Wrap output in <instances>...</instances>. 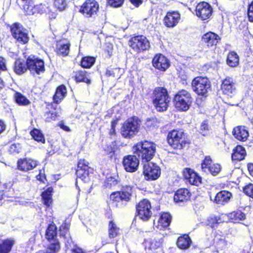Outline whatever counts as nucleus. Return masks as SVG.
Instances as JSON below:
<instances>
[{"label": "nucleus", "mask_w": 253, "mask_h": 253, "mask_svg": "<svg viewBox=\"0 0 253 253\" xmlns=\"http://www.w3.org/2000/svg\"><path fill=\"white\" fill-rule=\"evenodd\" d=\"M132 150L134 154L141 157L143 161L148 162L154 155L156 150L155 144L147 141L141 142L134 146Z\"/></svg>", "instance_id": "obj_1"}, {"label": "nucleus", "mask_w": 253, "mask_h": 253, "mask_svg": "<svg viewBox=\"0 0 253 253\" xmlns=\"http://www.w3.org/2000/svg\"><path fill=\"white\" fill-rule=\"evenodd\" d=\"M141 121L137 117L128 118L123 124L121 128L122 135L125 138H130L139 132Z\"/></svg>", "instance_id": "obj_2"}, {"label": "nucleus", "mask_w": 253, "mask_h": 253, "mask_svg": "<svg viewBox=\"0 0 253 253\" xmlns=\"http://www.w3.org/2000/svg\"><path fill=\"white\" fill-rule=\"evenodd\" d=\"M193 99L191 94L186 90L179 91L174 98V106L179 110L186 111L191 105Z\"/></svg>", "instance_id": "obj_3"}, {"label": "nucleus", "mask_w": 253, "mask_h": 253, "mask_svg": "<svg viewBox=\"0 0 253 253\" xmlns=\"http://www.w3.org/2000/svg\"><path fill=\"white\" fill-rule=\"evenodd\" d=\"M192 90L199 95L207 96L211 88V83L206 77H197L191 83Z\"/></svg>", "instance_id": "obj_4"}, {"label": "nucleus", "mask_w": 253, "mask_h": 253, "mask_svg": "<svg viewBox=\"0 0 253 253\" xmlns=\"http://www.w3.org/2000/svg\"><path fill=\"white\" fill-rule=\"evenodd\" d=\"M184 133L181 130H173L168 135V143L174 149H181L185 144L183 139Z\"/></svg>", "instance_id": "obj_5"}, {"label": "nucleus", "mask_w": 253, "mask_h": 253, "mask_svg": "<svg viewBox=\"0 0 253 253\" xmlns=\"http://www.w3.org/2000/svg\"><path fill=\"white\" fill-rule=\"evenodd\" d=\"M129 46L137 52L146 50L150 48V43L144 36H137L131 38L129 41Z\"/></svg>", "instance_id": "obj_6"}, {"label": "nucleus", "mask_w": 253, "mask_h": 253, "mask_svg": "<svg viewBox=\"0 0 253 253\" xmlns=\"http://www.w3.org/2000/svg\"><path fill=\"white\" fill-rule=\"evenodd\" d=\"M132 193V187L130 186H123L121 191L112 193L110 199L114 201H129L130 200Z\"/></svg>", "instance_id": "obj_7"}, {"label": "nucleus", "mask_w": 253, "mask_h": 253, "mask_svg": "<svg viewBox=\"0 0 253 253\" xmlns=\"http://www.w3.org/2000/svg\"><path fill=\"white\" fill-rule=\"evenodd\" d=\"M150 202L146 199L141 201L136 207L137 215L144 221L148 220L152 215Z\"/></svg>", "instance_id": "obj_8"}, {"label": "nucleus", "mask_w": 253, "mask_h": 253, "mask_svg": "<svg viewBox=\"0 0 253 253\" xmlns=\"http://www.w3.org/2000/svg\"><path fill=\"white\" fill-rule=\"evenodd\" d=\"M27 64L28 69L33 75L35 74L39 75L44 71L43 61L41 59L36 58L34 56H30L27 58Z\"/></svg>", "instance_id": "obj_9"}, {"label": "nucleus", "mask_w": 253, "mask_h": 253, "mask_svg": "<svg viewBox=\"0 0 253 253\" xmlns=\"http://www.w3.org/2000/svg\"><path fill=\"white\" fill-rule=\"evenodd\" d=\"M143 173L146 180H155L160 175V167L153 163H147L144 164Z\"/></svg>", "instance_id": "obj_10"}, {"label": "nucleus", "mask_w": 253, "mask_h": 253, "mask_svg": "<svg viewBox=\"0 0 253 253\" xmlns=\"http://www.w3.org/2000/svg\"><path fill=\"white\" fill-rule=\"evenodd\" d=\"M13 37L19 42L26 43L29 41V37L26 32L21 25L15 23L11 28Z\"/></svg>", "instance_id": "obj_11"}, {"label": "nucleus", "mask_w": 253, "mask_h": 253, "mask_svg": "<svg viewBox=\"0 0 253 253\" xmlns=\"http://www.w3.org/2000/svg\"><path fill=\"white\" fill-rule=\"evenodd\" d=\"M99 5L95 0H86L83 4L81 11L87 17L96 14L98 10Z\"/></svg>", "instance_id": "obj_12"}, {"label": "nucleus", "mask_w": 253, "mask_h": 253, "mask_svg": "<svg viewBox=\"0 0 253 253\" xmlns=\"http://www.w3.org/2000/svg\"><path fill=\"white\" fill-rule=\"evenodd\" d=\"M212 13V8L206 2H201L198 4L196 8V14L202 20L209 19Z\"/></svg>", "instance_id": "obj_13"}, {"label": "nucleus", "mask_w": 253, "mask_h": 253, "mask_svg": "<svg viewBox=\"0 0 253 253\" xmlns=\"http://www.w3.org/2000/svg\"><path fill=\"white\" fill-rule=\"evenodd\" d=\"M203 171L210 172L213 175H217L221 170V166L218 164H211V160L209 156H206L201 165Z\"/></svg>", "instance_id": "obj_14"}, {"label": "nucleus", "mask_w": 253, "mask_h": 253, "mask_svg": "<svg viewBox=\"0 0 253 253\" xmlns=\"http://www.w3.org/2000/svg\"><path fill=\"white\" fill-rule=\"evenodd\" d=\"M123 164L127 172H133L137 170L139 161L135 156L128 155L124 157Z\"/></svg>", "instance_id": "obj_15"}, {"label": "nucleus", "mask_w": 253, "mask_h": 253, "mask_svg": "<svg viewBox=\"0 0 253 253\" xmlns=\"http://www.w3.org/2000/svg\"><path fill=\"white\" fill-rule=\"evenodd\" d=\"M152 64L156 69L165 71L170 66L169 59L162 54H157L153 58Z\"/></svg>", "instance_id": "obj_16"}, {"label": "nucleus", "mask_w": 253, "mask_h": 253, "mask_svg": "<svg viewBox=\"0 0 253 253\" xmlns=\"http://www.w3.org/2000/svg\"><path fill=\"white\" fill-rule=\"evenodd\" d=\"M221 89L224 94L230 97L236 93L235 84L232 78L227 77L223 80Z\"/></svg>", "instance_id": "obj_17"}, {"label": "nucleus", "mask_w": 253, "mask_h": 253, "mask_svg": "<svg viewBox=\"0 0 253 253\" xmlns=\"http://www.w3.org/2000/svg\"><path fill=\"white\" fill-rule=\"evenodd\" d=\"M180 20V14L177 11L167 12L163 21L164 25L168 28H173L177 25Z\"/></svg>", "instance_id": "obj_18"}, {"label": "nucleus", "mask_w": 253, "mask_h": 253, "mask_svg": "<svg viewBox=\"0 0 253 253\" xmlns=\"http://www.w3.org/2000/svg\"><path fill=\"white\" fill-rule=\"evenodd\" d=\"M39 162L30 158L21 159L17 162V168L20 170L28 171L36 168Z\"/></svg>", "instance_id": "obj_19"}, {"label": "nucleus", "mask_w": 253, "mask_h": 253, "mask_svg": "<svg viewBox=\"0 0 253 253\" xmlns=\"http://www.w3.org/2000/svg\"><path fill=\"white\" fill-rule=\"evenodd\" d=\"M183 173L184 178L190 184L198 186L201 183V177L191 169H185Z\"/></svg>", "instance_id": "obj_20"}, {"label": "nucleus", "mask_w": 253, "mask_h": 253, "mask_svg": "<svg viewBox=\"0 0 253 253\" xmlns=\"http://www.w3.org/2000/svg\"><path fill=\"white\" fill-rule=\"evenodd\" d=\"M163 242L162 236L160 234L146 240L144 242V246L146 249L154 250L160 247Z\"/></svg>", "instance_id": "obj_21"}, {"label": "nucleus", "mask_w": 253, "mask_h": 253, "mask_svg": "<svg viewBox=\"0 0 253 253\" xmlns=\"http://www.w3.org/2000/svg\"><path fill=\"white\" fill-rule=\"evenodd\" d=\"M220 40L219 36L214 33L209 32L205 34L202 38V42L208 47L216 45Z\"/></svg>", "instance_id": "obj_22"}, {"label": "nucleus", "mask_w": 253, "mask_h": 253, "mask_svg": "<svg viewBox=\"0 0 253 253\" xmlns=\"http://www.w3.org/2000/svg\"><path fill=\"white\" fill-rule=\"evenodd\" d=\"M232 194L227 191H221L216 194L213 200V202L217 204L223 205L227 203L230 199ZM211 200H212L211 197Z\"/></svg>", "instance_id": "obj_23"}, {"label": "nucleus", "mask_w": 253, "mask_h": 253, "mask_svg": "<svg viewBox=\"0 0 253 253\" xmlns=\"http://www.w3.org/2000/svg\"><path fill=\"white\" fill-rule=\"evenodd\" d=\"M190 193L185 188L178 189L175 193L173 197L174 201L178 203L187 201L190 199Z\"/></svg>", "instance_id": "obj_24"}, {"label": "nucleus", "mask_w": 253, "mask_h": 253, "mask_svg": "<svg viewBox=\"0 0 253 253\" xmlns=\"http://www.w3.org/2000/svg\"><path fill=\"white\" fill-rule=\"evenodd\" d=\"M233 134L238 140L245 141L249 136V132L245 126H238L234 128Z\"/></svg>", "instance_id": "obj_25"}, {"label": "nucleus", "mask_w": 253, "mask_h": 253, "mask_svg": "<svg viewBox=\"0 0 253 253\" xmlns=\"http://www.w3.org/2000/svg\"><path fill=\"white\" fill-rule=\"evenodd\" d=\"M46 8H47L42 4L35 6H33V4H32V5L24 6V9L27 15H33L36 13H42L46 12Z\"/></svg>", "instance_id": "obj_26"}, {"label": "nucleus", "mask_w": 253, "mask_h": 253, "mask_svg": "<svg viewBox=\"0 0 253 253\" xmlns=\"http://www.w3.org/2000/svg\"><path fill=\"white\" fill-rule=\"evenodd\" d=\"M28 69L27 61L21 59H17L13 67L14 72L17 75H21L26 72Z\"/></svg>", "instance_id": "obj_27"}, {"label": "nucleus", "mask_w": 253, "mask_h": 253, "mask_svg": "<svg viewBox=\"0 0 253 253\" xmlns=\"http://www.w3.org/2000/svg\"><path fill=\"white\" fill-rule=\"evenodd\" d=\"M170 98L168 96L167 97H164L163 99L153 102V103L158 111L163 112L167 110Z\"/></svg>", "instance_id": "obj_28"}, {"label": "nucleus", "mask_w": 253, "mask_h": 253, "mask_svg": "<svg viewBox=\"0 0 253 253\" xmlns=\"http://www.w3.org/2000/svg\"><path fill=\"white\" fill-rule=\"evenodd\" d=\"M169 96L167 90L163 87H157L153 91L152 99L153 102L162 99L164 97H167Z\"/></svg>", "instance_id": "obj_29"}, {"label": "nucleus", "mask_w": 253, "mask_h": 253, "mask_svg": "<svg viewBox=\"0 0 253 253\" xmlns=\"http://www.w3.org/2000/svg\"><path fill=\"white\" fill-rule=\"evenodd\" d=\"M171 217L169 213H163L158 221V224L156 225L160 230L168 227L171 222Z\"/></svg>", "instance_id": "obj_30"}, {"label": "nucleus", "mask_w": 253, "mask_h": 253, "mask_svg": "<svg viewBox=\"0 0 253 253\" xmlns=\"http://www.w3.org/2000/svg\"><path fill=\"white\" fill-rule=\"evenodd\" d=\"M245 155V149L242 146L239 145L234 150L232 159L233 161H240L244 159Z\"/></svg>", "instance_id": "obj_31"}, {"label": "nucleus", "mask_w": 253, "mask_h": 253, "mask_svg": "<svg viewBox=\"0 0 253 253\" xmlns=\"http://www.w3.org/2000/svg\"><path fill=\"white\" fill-rule=\"evenodd\" d=\"M67 93V89L64 85L58 86L53 96V100L56 103H59L65 96Z\"/></svg>", "instance_id": "obj_32"}, {"label": "nucleus", "mask_w": 253, "mask_h": 253, "mask_svg": "<svg viewBox=\"0 0 253 253\" xmlns=\"http://www.w3.org/2000/svg\"><path fill=\"white\" fill-rule=\"evenodd\" d=\"M239 58L238 54L234 51L230 52L227 57L226 62L231 67H235L239 64Z\"/></svg>", "instance_id": "obj_33"}, {"label": "nucleus", "mask_w": 253, "mask_h": 253, "mask_svg": "<svg viewBox=\"0 0 253 253\" xmlns=\"http://www.w3.org/2000/svg\"><path fill=\"white\" fill-rule=\"evenodd\" d=\"M191 243V239L188 235H184L178 238L177 245L181 249L185 250L188 248Z\"/></svg>", "instance_id": "obj_34"}, {"label": "nucleus", "mask_w": 253, "mask_h": 253, "mask_svg": "<svg viewBox=\"0 0 253 253\" xmlns=\"http://www.w3.org/2000/svg\"><path fill=\"white\" fill-rule=\"evenodd\" d=\"M15 241L12 239L4 240L0 244V253H9Z\"/></svg>", "instance_id": "obj_35"}, {"label": "nucleus", "mask_w": 253, "mask_h": 253, "mask_svg": "<svg viewBox=\"0 0 253 253\" xmlns=\"http://www.w3.org/2000/svg\"><path fill=\"white\" fill-rule=\"evenodd\" d=\"M121 232V229L117 226L116 223L111 221L109 224V236L110 238H113L118 236Z\"/></svg>", "instance_id": "obj_36"}, {"label": "nucleus", "mask_w": 253, "mask_h": 253, "mask_svg": "<svg viewBox=\"0 0 253 253\" xmlns=\"http://www.w3.org/2000/svg\"><path fill=\"white\" fill-rule=\"evenodd\" d=\"M52 191V188L49 187L42 194L44 204L48 207L50 206L52 202L51 193Z\"/></svg>", "instance_id": "obj_37"}, {"label": "nucleus", "mask_w": 253, "mask_h": 253, "mask_svg": "<svg viewBox=\"0 0 253 253\" xmlns=\"http://www.w3.org/2000/svg\"><path fill=\"white\" fill-rule=\"evenodd\" d=\"M76 174L78 178L81 179L84 182H87L90 180L88 169H77Z\"/></svg>", "instance_id": "obj_38"}, {"label": "nucleus", "mask_w": 253, "mask_h": 253, "mask_svg": "<svg viewBox=\"0 0 253 253\" xmlns=\"http://www.w3.org/2000/svg\"><path fill=\"white\" fill-rule=\"evenodd\" d=\"M57 235V228L54 224H50L46 231V238L48 240L54 239Z\"/></svg>", "instance_id": "obj_39"}, {"label": "nucleus", "mask_w": 253, "mask_h": 253, "mask_svg": "<svg viewBox=\"0 0 253 253\" xmlns=\"http://www.w3.org/2000/svg\"><path fill=\"white\" fill-rule=\"evenodd\" d=\"M70 44L68 42H61L57 48V52L63 56L67 55L69 52Z\"/></svg>", "instance_id": "obj_40"}, {"label": "nucleus", "mask_w": 253, "mask_h": 253, "mask_svg": "<svg viewBox=\"0 0 253 253\" xmlns=\"http://www.w3.org/2000/svg\"><path fill=\"white\" fill-rule=\"evenodd\" d=\"M95 59L93 57H84L81 61V66L84 68H90L94 63Z\"/></svg>", "instance_id": "obj_41"}, {"label": "nucleus", "mask_w": 253, "mask_h": 253, "mask_svg": "<svg viewBox=\"0 0 253 253\" xmlns=\"http://www.w3.org/2000/svg\"><path fill=\"white\" fill-rule=\"evenodd\" d=\"M119 182L118 176H110L107 178L105 182L104 186L108 188H111L115 186Z\"/></svg>", "instance_id": "obj_42"}, {"label": "nucleus", "mask_w": 253, "mask_h": 253, "mask_svg": "<svg viewBox=\"0 0 253 253\" xmlns=\"http://www.w3.org/2000/svg\"><path fill=\"white\" fill-rule=\"evenodd\" d=\"M31 134L35 140L44 143L45 139L44 136L40 130L34 129L31 131Z\"/></svg>", "instance_id": "obj_43"}, {"label": "nucleus", "mask_w": 253, "mask_h": 253, "mask_svg": "<svg viewBox=\"0 0 253 253\" xmlns=\"http://www.w3.org/2000/svg\"><path fill=\"white\" fill-rule=\"evenodd\" d=\"M77 82H83L87 84H90V80L87 77L84 71H79L77 72L75 76Z\"/></svg>", "instance_id": "obj_44"}, {"label": "nucleus", "mask_w": 253, "mask_h": 253, "mask_svg": "<svg viewBox=\"0 0 253 253\" xmlns=\"http://www.w3.org/2000/svg\"><path fill=\"white\" fill-rule=\"evenodd\" d=\"M60 249V244L58 241L53 240V243H50L45 253H54L57 252Z\"/></svg>", "instance_id": "obj_45"}, {"label": "nucleus", "mask_w": 253, "mask_h": 253, "mask_svg": "<svg viewBox=\"0 0 253 253\" xmlns=\"http://www.w3.org/2000/svg\"><path fill=\"white\" fill-rule=\"evenodd\" d=\"M15 100L19 105H26L29 103V101L21 94L17 93L15 95Z\"/></svg>", "instance_id": "obj_46"}, {"label": "nucleus", "mask_w": 253, "mask_h": 253, "mask_svg": "<svg viewBox=\"0 0 253 253\" xmlns=\"http://www.w3.org/2000/svg\"><path fill=\"white\" fill-rule=\"evenodd\" d=\"M54 6L59 10L62 11L66 7L67 2L66 0H54Z\"/></svg>", "instance_id": "obj_47"}, {"label": "nucleus", "mask_w": 253, "mask_h": 253, "mask_svg": "<svg viewBox=\"0 0 253 253\" xmlns=\"http://www.w3.org/2000/svg\"><path fill=\"white\" fill-rule=\"evenodd\" d=\"M9 152L13 154H18L21 150V147L19 143H13L12 144L9 148Z\"/></svg>", "instance_id": "obj_48"}, {"label": "nucleus", "mask_w": 253, "mask_h": 253, "mask_svg": "<svg viewBox=\"0 0 253 253\" xmlns=\"http://www.w3.org/2000/svg\"><path fill=\"white\" fill-rule=\"evenodd\" d=\"M230 217L235 221H237L244 219L245 218V215L241 211H237L231 213Z\"/></svg>", "instance_id": "obj_49"}, {"label": "nucleus", "mask_w": 253, "mask_h": 253, "mask_svg": "<svg viewBox=\"0 0 253 253\" xmlns=\"http://www.w3.org/2000/svg\"><path fill=\"white\" fill-rule=\"evenodd\" d=\"M68 236L64 237L65 239V244L66 248L69 250H71L72 251V248H74L77 247L76 245L74 244L70 235H67Z\"/></svg>", "instance_id": "obj_50"}, {"label": "nucleus", "mask_w": 253, "mask_h": 253, "mask_svg": "<svg viewBox=\"0 0 253 253\" xmlns=\"http://www.w3.org/2000/svg\"><path fill=\"white\" fill-rule=\"evenodd\" d=\"M69 228V225L65 223L62 224L59 229L60 235L63 237H65L66 236H68L67 235H69L68 233V230Z\"/></svg>", "instance_id": "obj_51"}, {"label": "nucleus", "mask_w": 253, "mask_h": 253, "mask_svg": "<svg viewBox=\"0 0 253 253\" xmlns=\"http://www.w3.org/2000/svg\"><path fill=\"white\" fill-rule=\"evenodd\" d=\"M209 126L206 121L203 122L200 126V132L203 135H207L209 132Z\"/></svg>", "instance_id": "obj_52"}, {"label": "nucleus", "mask_w": 253, "mask_h": 253, "mask_svg": "<svg viewBox=\"0 0 253 253\" xmlns=\"http://www.w3.org/2000/svg\"><path fill=\"white\" fill-rule=\"evenodd\" d=\"M244 193L248 196L253 198V184H249L244 188Z\"/></svg>", "instance_id": "obj_53"}, {"label": "nucleus", "mask_w": 253, "mask_h": 253, "mask_svg": "<svg viewBox=\"0 0 253 253\" xmlns=\"http://www.w3.org/2000/svg\"><path fill=\"white\" fill-rule=\"evenodd\" d=\"M156 119H148L145 123L146 127L149 129H151L156 126Z\"/></svg>", "instance_id": "obj_54"}, {"label": "nucleus", "mask_w": 253, "mask_h": 253, "mask_svg": "<svg viewBox=\"0 0 253 253\" xmlns=\"http://www.w3.org/2000/svg\"><path fill=\"white\" fill-rule=\"evenodd\" d=\"M45 117L46 121L50 122L56 119L57 117V114L55 112H49L45 113Z\"/></svg>", "instance_id": "obj_55"}, {"label": "nucleus", "mask_w": 253, "mask_h": 253, "mask_svg": "<svg viewBox=\"0 0 253 253\" xmlns=\"http://www.w3.org/2000/svg\"><path fill=\"white\" fill-rule=\"evenodd\" d=\"M124 1V0H107L108 4L114 7L121 6Z\"/></svg>", "instance_id": "obj_56"}, {"label": "nucleus", "mask_w": 253, "mask_h": 253, "mask_svg": "<svg viewBox=\"0 0 253 253\" xmlns=\"http://www.w3.org/2000/svg\"><path fill=\"white\" fill-rule=\"evenodd\" d=\"M88 162L84 159H81L79 160L78 164L77 169H88Z\"/></svg>", "instance_id": "obj_57"}, {"label": "nucleus", "mask_w": 253, "mask_h": 253, "mask_svg": "<svg viewBox=\"0 0 253 253\" xmlns=\"http://www.w3.org/2000/svg\"><path fill=\"white\" fill-rule=\"evenodd\" d=\"M219 220L220 218L217 216L210 217L208 219L209 223L211 224V226L212 227H213L214 226V224L220 223Z\"/></svg>", "instance_id": "obj_58"}, {"label": "nucleus", "mask_w": 253, "mask_h": 253, "mask_svg": "<svg viewBox=\"0 0 253 253\" xmlns=\"http://www.w3.org/2000/svg\"><path fill=\"white\" fill-rule=\"evenodd\" d=\"M248 14L249 20L253 22V1L249 5Z\"/></svg>", "instance_id": "obj_59"}, {"label": "nucleus", "mask_w": 253, "mask_h": 253, "mask_svg": "<svg viewBox=\"0 0 253 253\" xmlns=\"http://www.w3.org/2000/svg\"><path fill=\"white\" fill-rule=\"evenodd\" d=\"M6 70L5 60L2 57H0V71Z\"/></svg>", "instance_id": "obj_60"}, {"label": "nucleus", "mask_w": 253, "mask_h": 253, "mask_svg": "<svg viewBox=\"0 0 253 253\" xmlns=\"http://www.w3.org/2000/svg\"><path fill=\"white\" fill-rule=\"evenodd\" d=\"M104 150L107 154H110L111 156H112V154L114 152V148L110 145L105 146Z\"/></svg>", "instance_id": "obj_61"}, {"label": "nucleus", "mask_w": 253, "mask_h": 253, "mask_svg": "<svg viewBox=\"0 0 253 253\" xmlns=\"http://www.w3.org/2000/svg\"><path fill=\"white\" fill-rule=\"evenodd\" d=\"M130 1L134 5H135L136 7H138L139 5L142 3L143 0H130Z\"/></svg>", "instance_id": "obj_62"}, {"label": "nucleus", "mask_w": 253, "mask_h": 253, "mask_svg": "<svg viewBox=\"0 0 253 253\" xmlns=\"http://www.w3.org/2000/svg\"><path fill=\"white\" fill-rule=\"evenodd\" d=\"M72 253H85L82 249L77 246L74 248H72Z\"/></svg>", "instance_id": "obj_63"}, {"label": "nucleus", "mask_w": 253, "mask_h": 253, "mask_svg": "<svg viewBox=\"0 0 253 253\" xmlns=\"http://www.w3.org/2000/svg\"><path fill=\"white\" fill-rule=\"evenodd\" d=\"M248 169L251 175L253 176V164H250L248 165Z\"/></svg>", "instance_id": "obj_64"}]
</instances>
